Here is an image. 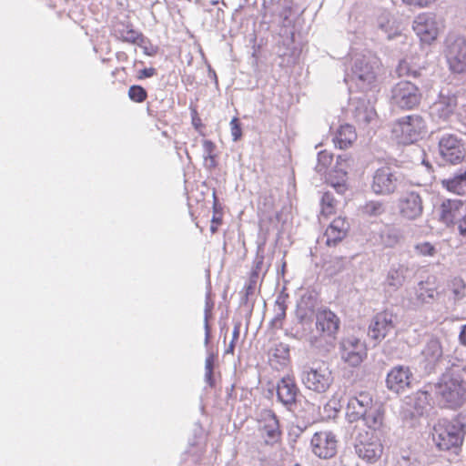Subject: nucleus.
I'll return each mask as SVG.
<instances>
[{
  "mask_svg": "<svg viewBox=\"0 0 466 466\" xmlns=\"http://www.w3.org/2000/svg\"><path fill=\"white\" fill-rule=\"evenodd\" d=\"M439 406L457 409L466 401V385L461 375L453 372L442 374L436 382L429 383Z\"/></svg>",
  "mask_w": 466,
  "mask_h": 466,
  "instance_id": "f257e3e1",
  "label": "nucleus"
},
{
  "mask_svg": "<svg viewBox=\"0 0 466 466\" xmlns=\"http://www.w3.org/2000/svg\"><path fill=\"white\" fill-rule=\"evenodd\" d=\"M466 434V411L451 420H440L433 428L432 439L441 451L458 449Z\"/></svg>",
  "mask_w": 466,
  "mask_h": 466,
  "instance_id": "f03ea898",
  "label": "nucleus"
},
{
  "mask_svg": "<svg viewBox=\"0 0 466 466\" xmlns=\"http://www.w3.org/2000/svg\"><path fill=\"white\" fill-rule=\"evenodd\" d=\"M379 57L370 51L356 53L352 57L351 79L365 91L372 88L380 68Z\"/></svg>",
  "mask_w": 466,
  "mask_h": 466,
  "instance_id": "7ed1b4c3",
  "label": "nucleus"
},
{
  "mask_svg": "<svg viewBox=\"0 0 466 466\" xmlns=\"http://www.w3.org/2000/svg\"><path fill=\"white\" fill-rule=\"evenodd\" d=\"M431 390L429 384L405 397L401 407L400 416L405 425L413 428L420 419L429 411L431 406Z\"/></svg>",
  "mask_w": 466,
  "mask_h": 466,
  "instance_id": "20e7f679",
  "label": "nucleus"
},
{
  "mask_svg": "<svg viewBox=\"0 0 466 466\" xmlns=\"http://www.w3.org/2000/svg\"><path fill=\"white\" fill-rule=\"evenodd\" d=\"M350 439L355 453L367 462H375L382 454L383 447L373 433L364 428L354 426Z\"/></svg>",
  "mask_w": 466,
  "mask_h": 466,
  "instance_id": "39448f33",
  "label": "nucleus"
},
{
  "mask_svg": "<svg viewBox=\"0 0 466 466\" xmlns=\"http://www.w3.org/2000/svg\"><path fill=\"white\" fill-rule=\"evenodd\" d=\"M404 179L405 177L400 170L386 165L373 173L370 189L377 196H390L399 190Z\"/></svg>",
  "mask_w": 466,
  "mask_h": 466,
  "instance_id": "423d86ee",
  "label": "nucleus"
},
{
  "mask_svg": "<svg viewBox=\"0 0 466 466\" xmlns=\"http://www.w3.org/2000/svg\"><path fill=\"white\" fill-rule=\"evenodd\" d=\"M421 84L409 80H401L395 84L390 91V103L402 110L416 108L421 101Z\"/></svg>",
  "mask_w": 466,
  "mask_h": 466,
  "instance_id": "0eeeda50",
  "label": "nucleus"
},
{
  "mask_svg": "<svg viewBox=\"0 0 466 466\" xmlns=\"http://www.w3.org/2000/svg\"><path fill=\"white\" fill-rule=\"evenodd\" d=\"M426 122L417 114L399 118L393 125L392 133L398 142L403 145L413 144L425 133Z\"/></svg>",
  "mask_w": 466,
  "mask_h": 466,
  "instance_id": "6e6552de",
  "label": "nucleus"
},
{
  "mask_svg": "<svg viewBox=\"0 0 466 466\" xmlns=\"http://www.w3.org/2000/svg\"><path fill=\"white\" fill-rule=\"evenodd\" d=\"M300 378L307 389L317 393L326 392L333 382L332 372L325 363L304 366Z\"/></svg>",
  "mask_w": 466,
  "mask_h": 466,
  "instance_id": "1a4fd4ad",
  "label": "nucleus"
},
{
  "mask_svg": "<svg viewBox=\"0 0 466 466\" xmlns=\"http://www.w3.org/2000/svg\"><path fill=\"white\" fill-rule=\"evenodd\" d=\"M440 157L443 164L457 165L466 157V147L456 135L445 134L438 143Z\"/></svg>",
  "mask_w": 466,
  "mask_h": 466,
  "instance_id": "9d476101",
  "label": "nucleus"
},
{
  "mask_svg": "<svg viewBox=\"0 0 466 466\" xmlns=\"http://www.w3.org/2000/svg\"><path fill=\"white\" fill-rule=\"evenodd\" d=\"M277 400L289 411L296 413L301 402V393L295 381L289 375L282 377L276 386Z\"/></svg>",
  "mask_w": 466,
  "mask_h": 466,
  "instance_id": "9b49d317",
  "label": "nucleus"
},
{
  "mask_svg": "<svg viewBox=\"0 0 466 466\" xmlns=\"http://www.w3.org/2000/svg\"><path fill=\"white\" fill-rule=\"evenodd\" d=\"M446 58L452 73L466 72V39L462 36L447 39Z\"/></svg>",
  "mask_w": 466,
  "mask_h": 466,
  "instance_id": "f8f14e48",
  "label": "nucleus"
},
{
  "mask_svg": "<svg viewBox=\"0 0 466 466\" xmlns=\"http://www.w3.org/2000/svg\"><path fill=\"white\" fill-rule=\"evenodd\" d=\"M341 360L351 367H358L367 356L365 344L354 336L343 338L339 342Z\"/></svg>",
  "mask_w": 466,
  "mask_h": 466,
  "instance_id": "ddd939ff",
  "label": "nucleus"
},
{
  "mask_svg": "<svg viewBox=\"0 0 466 466\" xmlns=\"http://www.w3.org/2000/svg\"><path fill=\"white\" fill-rule=\"evenodd\" d=\"M443 350L437 338H431L420 352V367L426 374L435 372L437 367L442 362Z\"/></svg>",
  "mask_w": 466,
  "mask_h": 466,
  "instance_id": "4468645a",
  "label": "nucleus"
},
{
  "mask_svg": "<svg viewBox=\"0 0 466 466\" xmlns=\"http://www.w3.org/2000/svg\"><path fill=\"white\" fill-rule=\"evenodd\" d=\"M312 452L320 459H330L337 453L338 440L332 431L314 433L310 441Z\"/></svg>",
  "mask_w": 466,
  "mask_h": 466,
  "instance_id": "2eb2a0df",
  "label": "nucleus"
},
{
  "mask_svg": "<svg viewBox=\"0 0 466 466\" xmlns=\"http://www.w3.org/2000/svg\"><path fill=\"white\" fill-rule=\"evenodd\" d=\"M375 28L378 37L390 41L400 35L401 29L394 15L385 9L378 11Z\"/></svg>",
  "mask_w": 466,
  "mask_h": 466,
  "instance_id": "dca6fc26",
  "label": "nucleus"
},
{
  "mask_svg": "<svg viewBox=\"0 0 466 466\" xmlns=\"http://www.w3.org/2000/svg\"><path fill=\"white\" fill-rule=\"evenodd\" d=\"M395 328L393 314L389 311L377 313L370 321L368 336L375 344L382 341Z\"/></svg>",
  "mask_w": 466,
  "mask_h": 466,
  "instance_id": "f3484780",
  "label": "nucleus"
},
{
  "mask_svg": "<svg viewBox=\"0 0 466 466\" xmlns=\"http://www.w3.org/2000/svg\"><path fill=\"white\" fill-rule=\"evenodd\" d=\"M413 373L410 367L397 365L388 372L386 386L389 390L400 394L411 387Z\"/></svg>",
  "mask_w": 466,
  "mask_h": 466,
  "instance_id": "a211bd4d",
  "label": "nucleus"
},
{
  "mask_svg": "<svg viewBox=\"0 0 466 466\" xmlns=\"http://www.w3.org/2000/svg\"><path fill=\"white\" fill-rule=\"evenodd\" d=\"M399 208L403 218L410 220L417 219L423 213L422 197L417 191H407L399 200Z\"/></svg>",
  "mask_w": 466,
  "mask_h": 466,
  "instance_id": "6ab92c4d",
  "label": "nucleus"
},
{
  "mask_svg": "<svg viewBox=\"0 0 466 466\" xmlns=\"http://www.w3.org/2000/svg\"><path fill=\"white\" fill-rule=\"evenodd\" d=\"M457 106L458 100L455 93L449 88H442L438 99L431 106V112L440 119L448 120L455 113Z\"/></svg>",
  "mask_w": 466,
  "mask_h": 466,
  "instance_id": "aec40b11",
  "label": "nucleus"
},
{
  "mask_svg": "<svg viewBox=\"0 0 466 466\" xmlns=\"http://www.w3.org/2000/svg\"><path fill=\"white\" fill-rule=\"evenodd\" d=\"M412 28L422 42L430 44L438 35V26L431 13L419 15L412 24Z\"/></svg>",
  "mask_w": 466,
  "mask_h": 466,
  "instance_id": "412c9836",
  "label": "nucleus"
},
{
  "mask_svg": "<svg viewBox=\"0 0 466 466\" xmlns=\"http://www.w3.org/2000/svg\"><path fill=\"white\" fill-rule=\"evenodd\" d=\"M340 325L339 317L330 309H319L316 313V332L319 336H326L329 338H335Z\"/></svg>",
  "mask_w": 466,
  "mask_h": 466,
  "instance_id": "4be33fe9",
  "label": "nucleus"
},
{
  "mask_svg": "<svg viewBox=\"0 0 466 466\" xmlns=\"http://www.w3.org/2000/svg\"><path fill=\"white\" fill-rule=\"evenodd\" d=\"M298 322L290 330V336L299 340H306L311 347H319V334L313 329V317L297 318Z\"/></svg>",
  "mask_w": 466,
  "mask_h": 466,
  "instance_id": "5701e85b",
  "label": "nucleus"
},
{
  "mask_svg": "<svg viewBox=\"0 0 466 466\" xmlns=\"http://www.w3.org/2000/svg\"><path fill=\"white\" fill-rule=\"evenodd\" d=\"M372 402L371 397L365 392L350 398L346 410L348 420L352 423L361 420L367 414L369 409L371 408Z\"/></svg>",
  "mask_w": 466,
  "mask_h": 466,
  "instance_id": "b1692460",
  "label": "nucleus"
},
{
  "mask_svg": "<svg viewBox=\"0 0 466 466\" xmlns=\"http://www.w3.org/2000/svg\"><path fill=\"white\" fill-rule=\"evenodd\" d=\"M260 431L265 438V442L271 445L276 443L281 434L276 414L271 410H262L260 413Z\"/></svg>",
  "mask_w": 466,
  "mask_h": 466,
  "instance_id": "393cba45",
  "label": "nucleus"
},
{
  "mask_svg": "<svg viewBox=\"0 0 466 466\" xmlns=\"http://www.w3.org/2000/svg\"><path fill=\"white\" fill-rule=\"evenodd\" d=\"M400 239V231L392 225H382L378 229L372 230L370 240L374 245L383 248H393Z\"/></svg>",
  "mask_w": 466,
  "mask_h": 466,
  "instance_id": "a878e982",
  "label": "nucleus"
},
{
  "mask_svg": "<svg viewBox=\"0 0 466 466\" xmlns=\"http://www.w3.org/2000/svg\"><path fill=\"white\" fill-rule=\"evenodd\" d=\"M462 202L458 199H447L442 202L440 208V221L447 227H451L458 223L462 217Z\"/></svg>",
  "mask_w": 466,
  "mask_h": 466,
  "instance_id": "bb28decb",
  "label": "nucleus"
},
{
  "mask_svg": "<svg viewBox=\"0 0 466 466\" xmlns=\"http://www.w3.org/2000/svg\"><path fill=\"white\" fill-rule=\"evenodd\" d=\"M114 32L116 36L122 41L139 46H142L147 40L142 33L136 31L128 21L117 23L114 26Z\"/></svg>",
  "mask_w": 466,
  "mask_h": 466,
  "instance_id": "cd10ccee",
  "label": "nucleus"
},
{
  "mask_svg": "<svg viewBox=\"0 0 466 466\" xmlns=\"http://www.w3.org/2000/svg\"><path fill=\"white\" fill-rule=\"evenodd\" d=\"M350 228L349 222L343 218H335L325 231L326 244L336 246L347 235Z\"/></svg>",
  "mask_w": 466,
  "mask_h": 466,
  "instance_id": "c85d7f7f",
  "label": "nucleus"
},
{
  "mask_svg": "<svg viewBox=\"0 0 466 466\" xmlns=\"http://www.w3.org/2000/svg\"><path fill=\"white\" fill-rule=\"evenodd\" d=\"M408 268L401 264H392L387 273L383 285L390 291H396L403 286Z\"/></svg>",
  "mask_w": 466,
  "mask_h": 466,
  "instance_id": "c756f323",
  "label": "nucleus"
},
{
  "mask_svg": "<svg viewBox=\"0 0 466 466\" xmlns=\"http://www.w3.org/2000/svg\"><path fill=\"white\" fill-rule=\"evenodd\" d=\"M356 138L357 135L353 126L345 124L340 126L338 129L333 138V142L336 147H339L340 149H345L350 147Z\"/></svg>",
  "mask_w": 466,
  "mask_h": 466,
  "instance_id": "7c9ffc66",
  "label": "nucleus"
},
{
  "mask_svg": "<svg viewBox=\"0 0 466 466\" xmlns=\"http://www.w3.org/2000/svg\"><path fill=\"white\" fill-rule=\"evenodd\" d=\"M316 304V295L309 292L303 294L297 303L296 318L314 317Z\"/></svg>",
  "mask_w": 466,
  "mask_h": 466,
  "instance_id": "2f4dec72",
  "label": "nucleus"
},
{
  "mask_svg": "<svg viewBox=\"0 0 466 466\" xmlns=\"http://www.w3.org/2000/svg\"><path fill=\"white\" fill-rule=\"evenodd\" d=\"M365 425L373 431L379 430L383 422V410L379 405H373L369 409L367 414L361 419Z\"/></svg>",
  "mask_w": 466,
  "mask_h": 466,
  "instance_id": "473e14b6",
  "label": "nucleus"
},
{
  "mask_svg": "<svg viewBox=\"0 0 466 466\" xmlns=\"http://www.w3.org/2000/svg\"><path fill=\"white\" fill-rule=\"evenodd\" d=\"M437 296L438 292L435 289L426 287L423 281H420L415 288V297L420 304H430L435 300Z\"/></svg>",
  "mask_w": 466,
  "mask_h": 466,
  "instance_id": "72a5a7b5",
  "label": "nucleus"
},
{
  "mask_svg": "<svg viewBox=\"0 0 466 466\" xmlns=\"http://www.w3.org/2000/svg\"><path fill=\"white\" fill-rule=\"evenodd\" d=\"M447 287L451 291L455 302L466 297V283L461 277L452 278L449 280Z\"/></svg>",
  "mask_w": 466,
  "mask_h": 466,
  "instance_id": "f704fd0d",
  "label": "nucleus"
},
{
  "mask_svg": "<svg viewBox=\"0 0 466 466\" xmlns=\"http://www.w3.org/2000/svg\"><path fill=\"white\" fill-rule=\"evenodd\" d=\"M396 73L400 77H408L414 79L417 83L421 84V70L413 68L407 61H400L396 68Z\"/></svg>",
  "mask_w": 466,
  "mask_h": 466,
  "instance_id": "c9c22d12",
  "label": "nucleus"
},
{
  "mask_svg": "<svg viewBox=\"0 0 466 466\" xmlns=\"http://www.w3.org/2000/svg\"><path fill=\"white\" fill-rule=\"evenodd\" d=\"M442 183L449 191L460 194L466 184V169L451 178L443 180Z\"/></svg>",
  "mask_w": 466,
  "mask_h": 466,
  "instance_id": "e433bc0d",
  "label": "nucleus"
},
{
  "mask_svg": "<svg viewBox=\"0 0 466 466\" xmlns=\"http://www.w3.org/2000/svg\"><path fill=\"white\" fill-rule=\"evenodd\" d=\"M352 162V159L347 153L338 155L332 172L340 174L341 177H347L348 169L350 167Z\"/></svg>",
  "mask_w": 466,
  "mask_h": 466,
  "instance_id": "4c0bfd02",
  "label": "nucleus"
},
{
  "mask_svg": "<svg viewBox=\"0 0 466 466\" xmlns=\"http://www.w3.org/2000/svg\"><path fill=\"white\" fill-rule=\"evenodd\" d=\"M287 305L284 299L278 298L275 301V316L271 320V325L275 328H281L282 321L286 318Z\"/></svg>",
  "mask_w": 466,
  "mask_h": 466,
  "instance_id": "58836bf2",
  "label": "nucleus"
},
{
  "mask_svg": "<svg viewBox=\"0 0 466 466\" xmlns=\"http://www.w3.org/2000/svg\"><path fill=\"white\" fill-rule=\"evenodd\" d=\"M375 114L372 107L365 105V100H361L360 106H358L355 110V117L358 121L364 123H370Z\"/></svg>",
  "mask_w": 466,
  "mask_h": 466,
  "instance_id": "ea45409f",
  "label": "nucleus"
},
{
  "mask_svg": "<svg viewBox=\"0 0 466 466\" xmlns=\"http://www.w3.org/2000/svg\"><path fill=\"white\" fill-rule=\"evenodd\" d=\"M362 211L368 216L378 217L385 212V206L380 201L371 200L363 206Z\"/></svg>",
  "mask_w": 466,
  "mask_h": 466,
  "instance_id": "a19ab883",
  "label": "nucleus"
},
{
  "mask_svg": "<svg viewBox=\"0 0 466 466\" xmlns=\"http://www.w3.org/2000/svg\"><path fill=\"white\" fill-rule=\"evenodd\" d=\"M333 161V155L327 150H322L318 153V163L315 167V170L318 173L325 172L328 167L331 165Z\"/></svg>",
  "mask_w": 466,
  "mask_h": 466,
  "instance_id": "79ce46f5",
  "label": "nucleus"
},
{
  "mask_svg": "<svg viewBox=\"0 0 466 466\" xmlns=\"http://www.w3.org/2000/svg\"><path fill=\"white\" fill-rule=\"evenodd\" d=\"M127 96L133 102L142 103L147 98V92L143 86L133 85L129 87Z\"/></svg>",
  "mask_w": 466,
  "mask_h": 466,
  "instance_id": "37998d69",
  "label": "nucleus"
},
{
  "mask_svg": "<svg viewBox=\"0 0 466 466\" xmlns=\"http://www.w3.org/2000/svg\"><path fill=\"white\" fill-rule=\"evenodd\" d=\"M212 308H213V303H209V301L207 300L206 307H205V314H204V329H205L204 344L206 347L208 346L210 338H211V328L208 323V319L211 317Z\"/></svg>",
  "mask_w": 466,
  "mask_h": 466,
  "instance_id": "c03bdc74",
  "label": "nucleus"
},
{
  "mask_svg": "<svg viewBox=\"0 0 466 466\" xmlns=\"http://www.w3.org/2000/svg\"><path fill=\"white\" fill-rule=\"evenodd\" d=\"M203 148H204V158L206 161L209 160V167H216L215 156L213 152L216 148L215 144L211 140H204L203 141Z\"/></svg>",
  "mask_w": 466,
  "mask_h": 466,
  "instance_id": "a18cd8bd",
  "label": "nucleus"
},
{
  "mask_svg": "<svg viewBox=\"0 0 466 466\" xmlns=\"http://www.w3.org/2000/svg\"><path fill=\"white\" fill-rule=\"evenodd\" d=\"M232 140L234 142L238 141L242 137L241 123L238 117H233L229 123Z\"/></svg>",
  "mask_w": 466,
  "mask_h": 466,
  "instance_id": "49530a36",
  "label": "nucleus"
},
{
  "mask_svg": "<svg viewBox=\"0 0 466 466\" xmlns=\"http://www.w3.org/2000/svg\"><path fill=\"white\" fill-rule=\"evenodd\" d=\"M415 249L421 256H433L436 253L435 247L430 242L419 243L415 246Z\"/></svg>",
  "mask_w": 466,
  "mask_h": 466,
  "instance_id": "de8ad7c7",
  "label": "nucleus"
},
{
  "mask_svg": "<svg viewBox=\"0 0 466 466\" xmlns=\"http://www.w3.org/2000/svg\"><path fill=\"white\" fill-rule=\"evenodd\" d=\"M335 201L336 200L331 192L327 191L322 195L321 204L323 207H326L327 208H332L334 207Z\"/></svg>",
  "mask_w": 466,
  "mask_h": 466,
  "instance_id": "09e8293b",
  "label": "nucleus"
},
{
  "mask_svg": "<svg viewBox=\"0 0 466 466\" xmlns=\"http://www.w3.org/2000/svg\"><path fill=\"white\" fill-rule=\"evenodd\" d=\"M263 262H264V257L263 256H257L256 259H255V265L252 268V271H251V279H256L258 277V274L261 270V268L263 266Z\"/></svg>",
  "mask_w": 466,
  "mask_h": 466,
  "instance_id": "8fccbe9b",
  "label": "nucleus"
},
{
  "mask_svg": "<svg viewBox=\"0 0 466 466\" xmlns=\"http://www.w3.org/2000/svg\"><path fill=\"white\" fill-rule=\"evenodd\" d=\"M328 181L329 182L330 186L334 187L335 186L338 187V184L346 182V177H341L340 174H336L331 171L329 174Z\"/></svg>",
  "mask_w": 466,
  "mask_h": 466,
  "instance_id": "3c124183",
  "label": "nucleus"
},
{
  "mask_svg": "<svg viewBox=\"0 0 466 466\" xmlns=\"http://www.w3.org/2000/svg\"><path fill=\"white\" fill-rule=\"evenodd\" d=\"M416 460L410 456L402 455L397 460V466H416Z\"/></svg>",
  "mask_w": 466,
  "mask_h": 466,
  "instance_id": "603ef678",
  "label": "nucleus"
},
{
  "mask_svg": "<svg viewBox=\"0 0 466 466\" xmlns=\"http://www.w3.org/2000/svg\"><path fill=\"white\" fill-rule=\"evenodd\" d=\"M157 74V70L154 67L143 68L138 72V78H148Z\"/></svg>",
  "mask_w": 466,
  "mask_h": 466,
  "instance_id": "864d4df0",
  "label": "nucleus"
},
{
  "mask_svg": "<svg viewBox=\"0 0 466 466\" xmlns=\"http://www.w3.org/2000/svg\"><path fill=\"white\" fill-rule=\"evenodd\" d=\"M215 354L213 352L208 351V356L205 360V370H214V362H215Z\"/></svg>",
  "mask_w": 466,
  "mask_h": 466,
  "instance_id": "5fc2aeb1",
  "label": "nucleus"
},
{
  "mask_svg": "<svg viewBox=\"0 0 466 466\" xmlns=\"http://www.w3.org/2000/svg\"><path fill=\"white\" fill-rule=\"evenodd\" d=\"M434 0H402L403 3L409 5H416L420 7H424L429 5Z\"/></svg>",
  "mask_w": 466,
  "mask_h": 466,
  "instance_id": "6e6d98bb",
  "label": "nucleus"
},
{
  "mask_svg": "<svg viewBox=\"0 0 466 466\" xmlns=\"http://www.w3.org/2000/svg\"><path fill=\"white\" fill-rule=\"evenodd\" d=\"M276 351H277V352L275 353V355H276L277 357H280V358H282V359H284V360H287V359L289 358V348H288L287 346H285V345H282V344H281V345H279V348H278V349L276 350Z\"/></svg>",
  "mask_w": 466,
  "mask_h": 466,
  "instance_id": "4d7b16f0",
  "label": "nucleus"
},
{
  "mask_svg": "<svg viewBox=\"0 0 466 466\" xmlns=\"http://www.w3.org/2000/svg\"><path fill=\"white\" fill-rule=\"evenodd\" d=\"M457 224L460 234L466 237V216H462Z\"/></svg>",
  "mask_w": 466,
  "mask_h": 466,
  "instance_id": "13d9d810",
  "label": "nucleus"
},
{
  "mask_svg": "<svg viewBox=\"0 0 466 466\" xmlns=\"http://www.w3.org/2000/svg\"><path fill=\"white\" fill-rule=\"evenodd\" d=\"M255 283H256V280H254V279H251L250 283L245 288V297L246 298H248L250 295L254 294Z\"/></svg>",
  "mask_w": 466,
  "mask_h": 466,
  "instance_id": "bf43d9fd",
  "label": "nucleus"
},
{
  "mask_svg": "<svg viewBox=\"0 0 466 466\" xmlns=\"http://www.w3.org/2000/svg\"><path fill=\"white\" fill-rule=\"evenodd\" d=\"M205 381L212 388L215 386V379L212 370H205Z\"/></svg>",
  "mask_w": 466,
  "mask_h": 466,
  "instance_id": "052dcab7",
  "label": "nucleus"
},
{
  "mask_svg": "<svg viewBox=\"0 0 466 466\" xmlns=\"http://www.w3.org/2000/svg\"><path fill=\"white\" fill-rule=\"evenodd\" d=\"M459 341L462 346H466V324L461 327Z\"/></svg>",
  "mask_w": 466,
  "mask_h": 466,
  "instance_id": "680f3d73",
  "label": "nucleus"
},
{
  "mask_svg": "<svg viewBox=\"0 0 466 466\" xmlns=\"http://www.w3.org/2000/svg\"><path fill=\"white\" fill-rule=\"evenodd\" d=\"M240 327H241L240 321H238L235 324L233 332H232V339L231 340H235V341L238 340V339L239 338Z\"/></svg>",
  "mask_w": 466,
  "mask_h": 466,
  "instance_id": "e2e57ef3",
  "label": "nucleus"
},
{
  "mask_svg": "<svg viewBox=\"0 0 466 466\" xmlns=\"http://www.w3.org/2000/svg\"><path fill=\"white\" fill-rule=\"evenodd\" d=\"M333 188H334V189L336 190V192H337L338 194H339V195H343V194H344V192H345V191H346V189H347V188H346V184H345V182H344V183H342V184H338V187H337V186H335Z\"/></svg>",
  "mask_w": 466,
  "mask_h": 466,
  "instance_id": "0e129e2a",
  "label": "nucleus"
},
{
  "mask_svg": "<svg viewBox=\"0 0 466 466\" xmlns=\"http://www.w3.org/2000/svg\"><path fill=\"white\" fill-rule=\"evenodd\" d=\"M192 114H193V116H192V124L195 127H197V123H198V121H199V118L197 116L198 113H197L196 109H193Z\"/></svg>",
  "mask_w": 466,
  "mask_h": 466,
  "instance_id": "69168bd1",
  "label": "nucleus"
},
{
  "mask_svg": "<svg viewBox=\"0 0 466 466\" xmlns=\"http://www.w3.org/2000/svg\"><path fill=\"white\" fill-rule=\"evenodd\" d=\"M234 349H235V340H231L228 345V348L226 350V353H233Z\"/></svg>",
  "mask_w": 466,
  "mask_h": 466,
  "instance_id": "338daca9",
  "label": "nucleus"
},
{
  "mask_svg": "<svg viewBox=\"0 0 466 466\" xmlns=\"http://www.w3.org/2000/svg\"><path fill=\"white\" fill-rule=\"evenodd\" d=\"M209 75L211 76V77H213L215 79V82L218 83V77H217L216 72L214 70H212L210 67H209Z\"/></svg>",
  "mask_w": 466,
  "mask_h": 466,
  "instance_id": "774afa93",
  "label": "nucleus"
}]
</instances>
